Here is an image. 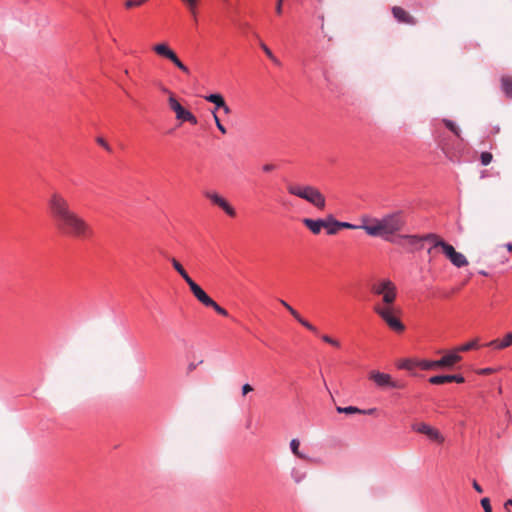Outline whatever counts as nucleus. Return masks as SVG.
Masks as SVG:
<instances>
[{
  "mask_svg": "<svg viewBox=\"0 0 512 512\" xmlns=\"http://www.w3.org/2000/svg\"><path fill=\"white\" fill-rule=\"evenodd\" d=\"M282 2L283 0H277L276 4V13L279 15L282 13Z\"/></svg>",
  "mask_w": 512,
  "mask_h": 512,
  "instance_id": "obj_44",
  "label": "nucleus"
},
{
  "mask_svg": "<svg viewBox=\"0 0 512 512\" xmlns=\"http://www.w3.org/2000/svg\"><path fill=\"white\" fill-rule=\"evenodd\" d=\"M336 410L338 413H344V414H360L362 412V409H359L355 406H348V407H336Z\"/></svg>",
  "mask_w": 512,
  "mask_h": 512,
  "instance_id": "obj_29",
  "label": "nucleus"
},
{
  "mask_svg": "<svg viewBox=\"0 0 512 512\" xmlns=\"http://www.w3.org/2000/svg\"><path fill=\"white\" fill-rule=\"evenodd\" d=\"M168 104L171 110L175 112L178 120L187 121L193 125L197 124V118L186 110L172 94L168 98Z\"/></svg>",
  "mask_w": 512,
  "mask_h": 512,
  "instance_id": "obj_9",
  "label": "nucleus"
},
{
  "mask_svg": "<svg viewBox=\"0 0 512 512\" xmlns=\"http://www.w3.org/2000/svg\"><path fill=\"white\" fill-rule=\"evenodd\" d=\"M253 391V387L250 384H244L242 386V396H246L248 393Z\"/></svg>",
  "mask_w": 512,
  "mask_h": 512,
  "instance_id": "obj_39",
  "label": "nucleus"
},
{
  "mask_svg": "<svg viewBox=\"0 0 512 512\" xmlns=\"http://www.w3.org/2000/svg\"><path fill=\"white\" fill-rule=\"evenodd\" d=\"M443 123L454 135L460 137V129L453 121L449 119H443Z\"/></svg>",
  "mask_w": 512,
  "mask_h": 512,
  "instance_id": "obj_31",
  "label": "nucleus"
},
{
  "mask_svg": "<svg viewBox=\"0 0 512 512\" xmlns=\"http://www.w3.org/2000/svg\"><path fill=\"white\" fill-rule=\"evenodd\" d=\"M204 98L206 101L213 103L215 105H218L220 107V109H222L225 114H230L232 112L231 108L227 105L224 97L221 94H219V93L210 94V95L205 96Z\"/></svg>",
  "mask_w": 512,
  "mask_h": 512,
  "instance_id": "obj_16",
  "label": "nucleus"
},
{
  "mask_svg": "<svg viewBox=\"0 0 512 512\" xmlns=\"http://www.w3.org/2000/svg\"><path fill=\"white\" fill-rule=\"evenodd\" d=\"M334 225L338 226L339 229H352V230H355V229H361V224L360 225H354V224H351V223H348V222H341V221H338V222H334Z\"/></svg>",
  "mask_w": 512,
  "mask_h": 512,
  "instance_id": "obj_33",
  "label": "nucleus"
},
{
  "mask_svg": "<svg viewBox=\"0 0 512 512\" xmlns=\"http://www.w3.org/2000/svg\"><path fill=\"white\" fill-rule=\"evenodd\" d=\"M508 506H512V499H509L505 502L504 507L508 508Z\"/></svg>",
  "mask_w": 512,
  "mask_h": 512,
  "instance_id": "obj_50",
  "label": "nucleus"
},
{
  "mask_svg": "<svg viewBox=\"0 0 512 512\" xmlns=\"http://www.w3.org/2000/svg\"><path fill=\"white\" fill-rule=\"evenodd\" d=\"M437 248H433V245L428 249V253L429 254H433V252L436 250Z\"/></svg>",
  "mask_w": 512,
  "mask_h": 512,
  "instance_id": "obj_51",
  "label": "nucleus"
},
{
  "mask_svg": "<svg viewBox=\"0 0 512 512\" xmlns=\"http://www.w3.org/2000/svg\"><path fill=\"white\" fill-rule=\"evenodd\" d=\"M211 114L213 116V120L215 122V125H219L220 123H222L215 110H212Z\"/></svg>",
  "mask_w": 512,
  "mask_h": 512,
  "instance_id": "obj_42",
  "label": "nucleus"
},
{
  "mask_svg": "<svg viewBox=\"0 0 512 512\" xmlns=\"http://www.w3.org/2000/svg\"><path fill=\"white\" fill-rule=\"evenodd\" d=\"M169 261L171 262L173 268L179 273V275L184 279L185 282L191 279V277L188 275L182 264L175 257H169Z\"/></svg>",
  "mask_w": 512,
  "mask_h": 512,
  "instance_id": "obj_22",
  "label": "nucleus"
},
{
  "mask_svg": "<svg viewBox=\"0 0 512 512\" xmlns=\"http://www.w3.org/2000/svg\"><path fill=\"white\" fill-rule=\"evenodd\" d=\"M210 303L211 304H208L207 307L213 308L218 314H220L222 316H228L227 310H225L224 308L219 306L213 299Z\"/></svg>",
  "mask_w": 512,
  "mask_h": 512,
  "instance_id": "obj_34",
  "label": "nucleus"
},
{
  "mask_svg": "<svg viewBox=\"0 0 512 512\" xmlns=\"http://www.w3.org/2000/svg\"><path fill=\"white\" fill-rule=\"evenodd\" d=\"M198 3L199 2L184 4V6L187 8L188 12L190 13L191 17L195 22L197 21L198 15Z\"/></svg>",
  "mask_w": 512,
  "mask_h": 512,
  "instance_id": "obj_30",
  "label": "nucleus"
},
{
  "mask_svg": "<svg viewBox=\"0 0 512 512\" xmlns=\"http://www.w3.org/2000/svg\"><path fill=\"white\" fill-rule=\"evenodd\" d=\"M195 367H196V366H195V364L191 363V364L188 366V369H189V371H192V370H194V369H195Z\"/></svg>",
  "mask_w": 512,
  "mask_h": 512,
  "instance_id": "obj_52",
  "label": "nucleus"
},
{
  "mask_svg": "<svg viewBox=\"0 0 512 512\" xmlns=\"http://www.w3.org/2000/svg\"><path fill=\"white\" fill-rule=\"evenodd\" d=\"M302 223L314 234L318 235L325 225L324 219L304 218Z\"/></svg>",
  "mask_w": 512,
  "mask_h": 512,
  "instance_id": "obj_17",
  "label": "nucleus"
},
{
  "mask_svg": "<svg viewBox=\"0 0 512 512\" xmlns=\"http://www.w3.org/2000/svg\"><path fill=\"white\" fill-rule=\"evenodd\" d=\"M153 51L168 60H170L178 69H180L185 74H190V70L183 62L179 59L177 54L166 44L159 43L153 46Z\"/></svg>",
  "mask_w": 512,
  "mask_h": 512,
  "instance_id": "obj_8",
  "label": "nucleus"
},
{
  "mask_svg": "<svg viewBox=\"0 0 512 512\" xmlns=\"http://www.w3.org/2000/svg\"><path fill=\"white\" fill-rule=\"evenodd\" d=\"M418 367H420L423 370H433L437 369V360L435 361H429V360H421L418 361Z\"/></svg>",
  "mask_w": 512,
  "mask_h": 512,
  "instance_id": "obj_28",
  "label": "nucleus"
},
{
  "mask_svg": "<svg viewBox=\"0 0 512 512\" xmlns=\"http://www.w3.org/2000/svg\"><path fill=\"white\" fill-rule=\"evenodd\" d=\"M287 191L291 195L306 200L307 202L314 205L318 209L322 210L326 206L325 196L320 192L318 188L314 186H301L298 184L289 183L287 185Z\"/></svg>",
  "mask_w": 512,
  "mask_h": 512,
  "instance_id": "obj_3",
  "label": "nucleus"
},
{
  "mask_svg": "<svg viewBox=\"0 0 512 512\" xmlns=\"http://www.w3.org/2000/svg\"><path fill=\"white\" fill-rule=\"evenodd\" d=\"M401 239L405 240L414 250H420L423 248V236L419 235H400Z\"/></svg>",
  "mask_w": 512,
  "mask_h": 512,
  "instance_id": "obj_19",
  "label": "nucleus"
},
{
  "mask_svg": "<svg viewBox=\"0 0 512 512\" xmlns=\"http://www.w3.org/2000/svg\"><path fill=\"white\" fill-rule=\"evenodd\" d=\"M371 292L374 295L381 296L382 298V301L380 303L375 304L374 306L395 305V300L397 297V287L391 280L382 279L375 282L371 286Z\"/></svg>",
  "mask_w": 512,
  "mask_h": 512,
  "instance_id": "obj_4",
  "label": "nucleus"
},
{
  "mask_svg": "<svg viewBox=\"0 0 512 512\" xmlns=\"http://www.w3.org/2000/svg\"><path fill=\"white\" fill-rule=\"evenodd\" d=\"M492 158H493V156H492V154H491V153H489V152H482V153H481V156H480L481 163H482L483 165H485V166L491 163Z\"/></svg>",
  "mask_w": 512,
  "mask_h": 512,
  "instance_id": "obj_36",
  "label": "nucleus"
},
{
  "mask_svg": "<svg viewBox=\"0 0 512 512\" xmlns=\"http://www.w3.org/2000/svg\"><path fill=\"white\" fill-rule=\"evenodd\" d=\"M204 196L207 199H209L214 205H217L219 208H221L230 217L236 216L235 209L219 193L215 191H205Z\"/></svg>",
  "mask_w": 512,
  "mask_h": 512,
  "instance_id": "obj_11",
  "label": "nucleus"
},
{
  "mask_svg": "<svg viewBox=\"0 0 512 512\" xmlns=\"http://www.w3.org/2000/svg\"><path fill=\"white\" fill-rule=\"evenodd\" d=\"M491 372H492V369H491V368H485V369H482V370L480 371V373H482V374H488V373H491Z\"/></svg>",
  "mask_w": 512,
  "mask_h": 512,
  "instance_id": "obj_48",
  "label": "nucleus"
},
{
  "mask_svg": "<svg viewBox=\"0 0 512 512\" xmlns=\"http://www.w3.org/2000/svg\"><path fill=\"white\" fill-rule=\"evenodd\" d=\"M216 127H217V129H218V130H219L223 135L227 134V129L225 128V126H224L222 123H220L219 125H216Z\"/></svg>",
  "mask_w": 512,
  "mask_h": 512,
  "instance_id": "obj_45",
  "label": "nucleus"
},
{
  "mask_svg": "<svg viewBox=\"0 0 512 512\" xmlns=\"http://www.w3.org/2000/svg\"><path fill=\"white\" fill-rule=\"evenodd\" d=\"M391 11L394 18L400 23L408 25H415L417 23L416 19L402 7L394 6Z\"/></svg>",
  "mask_w": 512,
  "mask_h": 512,
  "instance_id": "obj_14",
  "label": "nucleus"
},
{
  "mask_svg": "<svg viewBox=\"0 0 512 512\" xmlns=\"http://www.w3.org/2000/svg\"><path fill=\"white\" fill-rule=\"evenodd\" d=\"M478 341L477 339H474L466 344L460 345L455 348V351L459 354L460 352H467L472 349L478 348Z\"/></svg>",
  "mask_w": 512,
  "mask_h": 512,
  "instance_id": "obj_27",
  "label": "nucleus"
},
{
  "mask_svg": "<svg viewBox=\"0 0 512 512\" xmlns=\"http://www.w3.org/2000/svg\"><path fill=\"white\" fill-rule=\"evenodd\" d=\"M376 412H377L376 408H370V409H367V410H362V412L360 414L374 415Z\"/></svg>",
  "mask_w": 512,
  "mask_h": 512,
  "instance_id": "obj_43",
  "label": "nucleus"
},
{
  "mask_svg": "<svg viewBox=\"0 0 512 512\" xmlns=\"http://www.w3.org/2000/svg\"><path fill=\"white\" fill-rule=\"evenodd\" d=\"M48 209L55 227L63 235L79 239L92 236L90 225L82 216L71 209L68 200L61 193H51L48 199Z\"/></svg>",
  "mask_w": 512,
  "mask_h": 512,
  "instance_id": "obj_1",
  "label": "nucleus"
},
{
  "mask_svg": "<svg viewBox=\"0 0 512 512\" xmlns=\"http://www.w3.org/2000/svg\"><path fill=\"white\" fill-rule=\"evenodd\" d=\"M482 275H487L485 271L480 272Z\"/></svg>",
  "mask_w": 512,
  "mask_h": 512,
  "instance_id": "obj_54",
  "label": "nucleus"
},
{
  "mask_svg": "<svg viewBox=\"0 0 512 512\" xmlns=\"http://www.w3.org/2000/svg\"><path fill=\"white\" fill-rule=\"evenodd\" d=\"M148 0H126L125 1V7L127 9H131L134 7L141 6L142 4L146 3Z\"/></svg>",
  "mask_w": 512,
  "mask_h": 512,
  "instance_id": "obj_35",
  "label": "nucleus"
},
{
  "mask_svg": "<svg viewBox=\"0 0 512 512\" xmlns=\"http://www.w3.org/2000/svg\"><path fill=\"white\" fill-rule=\"evenodd\" d=\"M374 312L388 325V327L397 332L401 333L405 330L404 324L398 318L400 310L395 305L389 306H374Z\"/></svg>",
  "mask_w": 512,
  "mask_h": 512,
  "instance_id": "obj_6",
  "label": "nucleus"
},
{
  "mask_svg": "<svg viewBox=\"0 0 512 512\" xmlns=\"http://www.w3.org/2000/svg\"><path fill=\"white\" fill-rule=\"evenodd\" d=\"M334 222H338V220H336L332 215H328L324 219V223L327 226H324L323 228L327 230L328 235H335L339 231V227L334 225Z\"/></svg>",
  "mask_w": 512,
  "mask_h": 512,
  "instance_id": "obj_20",
  "label": "nucleus"
},
{
  "mask_svg": "<svg viewBox=\"0 0 512 512\" xmlns=\"http://www.w3.org/2000/svg\"><path fill=\"white\" fill-rule=\"evenodd\" d=\"M412 429L418 433L426 435L430 440L442 443L444 441L443 436L436 428L426 424V423H416L413 424Z\"/></svg>",
  "mask_w": 512,
  "mask_h": 512,
  "instance_id": "obj_12",
  "label": "nucleus"
},
{
  "mask_svg": "<svg viewBox=\"0 0 512 512\" xmlns=\"http://www.w3.org/2000/svg\"><path fill=\"white\" fill-rule=\"evenodd\" d=\"M280 304L291 314V316L304 328H306L308 331L312 332L314 335L319 336L322 341H324L327 344H330L333 347L339 348L340 342L337 339L332 338L329 335L323 334L321 335L319 332V329L307 321L305 318L301 316V314L295 310L289 303H287L285 300L280 299Z\"/></svg>",
  "mask_w": 512,
  "mask_h": 512,
  "instance_id": "obj_5",
  "label": "nucleus"
},
{
  "mask_svg": "<svg viewBox=\"0 0 512 512\" xmlns=\"http://www.w3.org/2000/svg\"><path fill=\"white\" fill-rule=\"evenodd\" d=\"M512 345V333H507L502 340L495 339L490 341L487 346L492 347L494 349H505Z\"/></svg>",
  "mask_w": 512,
  "mask_h": 512,
  "instance_id": "obj_18",
  "label": "nucleus"
},
{
  "mask_svg": "<svg viewBox=\"0 0 512 512\" xmlns=\"http://www.w3.org/2000/svg\"><path fill=\"white\" fill-rule=\"evenodd\" d=\"M180 1H181V2L183 3V5H184V4H189V3L199 2L200 0H180Z\"/></svg>",
  "mask_w": 512,
  "mask_h": 512,
  "instance_id": "obj_47",
  "label": "nucleus"
},
{
  "mask_svg": "<svg viewBox=\"0 0 512 512\" xmlns=\"http://www.w3.org/2000/svg\"><path fill=\"white\" fill-rule=\"evenodd\" d=\"M464 381L465 379L461 375H451V382L463 383Z\"/></svg>",
  "mask_w": 512,
  "mask_h": 512,
  "instance_id": "obj_40",
  "label": "nucleus"
},
{
  "mask_svg": "<svg viewBox=\"0 0 512 512\" xmlns=\"http://www.w3.org/2000/svg\"><path fill=\"white\" fill-rule=\"evenodd\" d=\"M260 47L262 48V50L264 51V53L268 56V58H269L272 62H274V63H275V64H277V65H280V64H281V63H280V61H279V60L274 56V54L272 53V51L269 49V47H268L265 43L261 42V43H260Z\"/></svg>",
  "mask_w": 512,
  "mask_h": 512,
  "instance_id": "obj_32",
  "label": "nucleus"
},
{
  "mask_svg": "<svg viewBox=\"0 0 512 512\" xmlns=\"http://www.w3.org/2000/svg\"><path fill=\"white\" fill-rule=\"evenodd\" d=\"M369 380H371L378 388L386 389H404L406 384L401 381L394 380L390 374L380 372L378 370H372L368 374Z\"/></svg>",
  "mask_w": 512,
  "mask_h": 512,
  "instance_id": "obj_7",
  "label": "nucleus"
},
{
  "mask_svg": "<svg viewBox=\"0 0 512 512\" xmlns=\"http://www.w3.org/2000/svg\"><path fill=\"white\" fill-rule=\"evenodd\" d=\"M290 449L294 456L302 460H308V456L300 450V441L296 438L290 441Z\"/></svg>",
  "mask_w": 512,
  "mask_h": 512,
  "instance_id": "obj_21",
  "label": "nucleus"
},
{
  "mask_svg": "<svg viewBox=\"0 0 512 512\" xmlns=\"http://www.w3.org/2000/svg\"><path fill=\"white\" fill-rule=\"evenodd\" d=\"M473 487L474 489L479 492V493H482L483 492V489L482 487L480 486L479 482H473Z\"/></svg>",
  "mask_w": 512,
  "mask_h": 512,
  "instance_id": "obj_46",
  "label": "nucleus"
},
{
  "mask_svg": "<svg viewBox=\"0 0 512 512\" xmlns=\"http://www.w3.org/2000/svg\"><path fill=\"white\" fill-rule=\"evenodd\" d=\"M461 359L462 357L454 349L449 354H446L441 359L437 360V366L438 368H451L461 361Z\"/></svg>",
  "mask_w": 512,
  "mask_h": 512,
  "instance_id": "obj_15",
  "label": "nucleus"
},
{
  "mask_svg": "<svg viewBox=\"0 0 512 512\" xmlns=\"http://www.w3.org/2000/svg\"><path fill=\"white\" fill-rule=\"evenodd\" d=\"M321 30L324 31V24L321 25ZM324 33V36L327 37L328 41H332V37L331 36H328L325 32Z\"/></svg>",
  "mask_w": 512,
  "mask_h": 512,
  "instance_id": "obj_49",
  "label": "nucleus"
},
{
  "mask_svg": "<svg viewBox=\"0 0 512 512\" xmlns=\"http://www.w3.org/2000/svg\"><path fill=\"white\" fill-rule=\"evenodd\" d=\"M97 143L99 145H101L108 152L112 151L111 146L103 138H101V137L97 138Z\"/></svg>",
  "mask_w": 512,
  "mask_h": 512,
  "instance_id": "obj_38",
  "label": "nucleus"
},
{
  "mask_svg": "<svg viewBox=\"0 0 512 512\" xmlns=\"http://www.w3.org/2000/svg\"><path fill=\"white\" fill-rule=\"evenodd\" d=\"M406 225V218L402 211L384 215L381 218L370 216L361 217V229L371 237H380L391 241L392 236L398 235Z\"/></svg>",
  "mask_w": 512,
  "mask_h": 512,
  "instance_id": "obj_2",
  "label": "nucleus"
},
{
  "mask_svg": "<svg viewBox=\"0 0 512 512\" xmlns=\"http://www.w3.org/2000/svg\"><path fill=\"white\" fill-rule=\"evenodd\" d=\"M218 109H220V107L218 105H215V108L213 110L217 112Z\"/></svg>",
  "mask_w": 512,
  "mask_h": 512,
  "instance_id": "obj_53",
  "label": "nucleus"
},
{
  "mask_svg": "<svg viewBox=\"0 0 512 512\" xmlns=\"http://www.w3.org/2000/svg\"><path fill=\"white\" fill-rule=\"evenodd\" d=\"M501 87H502L503 92L506 94V96L512 98V77L511 76H502Z\"/></svg>",
  "mask_w": 512,
  "mask_h": 512,
  "instance_id": "obj_25",
  "label": "nucleus"
},
{
  "mask_svg": "<svg viewBox=\"0 0 512 512\" xmlns=\"http://www.w3.org/2000/svg\"><path fill=\"white\" fill-rule=\"evenodd\" d=\"M423 241H429L433 245V248H442V244H445L446 242L437 234L429 233L426 235H423Z\"/></svg>",
  "mask_w": 512,
  "mask_h": 512,
  "instance_id": "obj_24",
  "label": "nucleus"
},
{
  "mask_svg": "<svg viewBox=\"0 0 512 512\" xmlns=\"http://www.w3.org/2000/svg\"><path fill=\"white\" fill-rule=\"evenodd\" d=\"M276 166L272 163H267L265 165H263L262 169L264 172H271L273 170H275Z\"/></svg>",
  "mask_w": 512,
  "mask_h": 512,
  "instance_id": "obj_41",
  "label": "nucleus"
},
{
  "mask_svg": "<svg viewBox=\"0 0 512 512\" xmlns=\"http://www.w3.org/2000/svg\"><path fill=\"white\" fill-rule=\"evenodd\" d=\"M440 250L454 266L460 268L468 265L466 257L462 253L457 252L451 244L447 242L442 244V248Z\"/></svg>",
  "mask_w": 512,
  "mask_h": 512,
  "instance_id": "obj_10",
  "label": "nucleus"
},
{
  "mask_svg": "<svg viewBox=\"0 0 512 512\" xmlns=\"http://www.w3.org/2000/svg\"><path fill=\"white\" fill-rule=\"evenodd\" d=\"M193 293V295L196 297V299L201 302L203 305L207 306L208 304H211L212 298H210L206 292L196 283L192 280H188L186 282Z\"/></svg>",
  "mask_w": 512,
  "mask_h": 512,
  "instance_id": "obj_13",
  "label": "nucleus"
},
{
  "mask_svg": "<svg viewBox=\"0 0 512 512\" xmlns=\"http://www.w3.org/2000/svg\"><path fill=\"white\" fill-rule=\"evenodd\" d=\"M396 365L399 369L412 371L415 367H418V360L410 358L400 359Z\"/></svg>",
  "mask_w": 512,
  "mask_h": 512,
  "instance_id": "obj_23",
  "label": "nucleus"
},
{
  "mask_svg": "<svg viewBox=\"0 0 512 512\" xmlns=\"http://www.w3.org/2000/svg\"><path fill=\"white\" fill-rule=\"evenodd\" d=\"M451 382V375H436L429 378V383L440 385Z\"/></svg>",
  "mask_w": 512,
  "mask_h": 512,
  "instance_id": "obj_26",
  "label": "nucleus"
},
{
  "mask_svg": "<svg viewBox=\"0 0 512 512\" xmlns=\"http://www.w3.org/2000/svg\"><path fill=\"white\" fill-rule=\"evenodd\" d=\"M481 506L483 507L485 512H492V506L490 504V499L484 497L481 499Z\"/></svg>",
  "mask_w": 512,
  "mask_h": 512,
  "instance_id": "obj_37",
  "label": "nucleus"
}]
</instances>
